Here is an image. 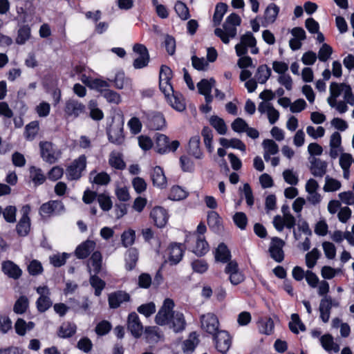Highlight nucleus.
Here are the masks:
<instances>
[{"label":"nucleus","mask_w":354,"mask_h":354,"mask_svg":"<svg viewBox=\"0 0 354 354\" xmlns=\"http://www.w3.org/2000/svg\"><path fill=\"white\" fill-rule=\"evenodd\" d=\"M64 113L66 118L76 119L86 113V106L78 100L71 97L66 100Z\"/></svg>","instance_id":"obj_1"},{"label":"nucleus","mask_w":354,"mask_h":354,"mask_svg":"<svg viewBox=\"0 0 354 354\" xmlns=\"http://www.w3.org/2000/svg\"><path fill=\"white\" fill-rule=\"evenodd\" d=\"M175 304L171 299L167 298L164 300L162 306L155 317V322L160 326H165L170 322L173 315Z\"/></svg>","instance_id":"obj_2"},{"label":"nucleus","mask_w":354,"mask_h":354,"mask_svg":"<svg viewBox=\"0 0 354 354\" xmlns=\"http://www.w3.org/2000/svg\"><path fill=\"white\" fill-rule=\"evenodd\" d=\"M39 148L42 159L48 163L53 164L61 157V151L52 142H41Z\"/></svg>","instance_id":"obj_3"},{"label":"nucleus","mask_w":354,"mask_h":354,"mask_svg":"<svg viewBox=\"0 0 354 354\" xmlns=\"http://www.w3.org/2000/svg\"><path fill=\"white\" fill-rule=\"evenodd\" d=\"M179 142L174 140L169 144L167 136L164 134H157L156 138L155 150L160 154H164L170 151H175L179 147Z\"/></svg>","instance_id":"obj_4"},{"label":"nucleus","mask_w":354,"mask_h":354,"mask_svg":"<svg viewBox=\"0 0 354 354\" xmlns=\"http://www.w3.org/2000/svg\"><path fill=\"white\" fill-rule=\"evenodd\" d=\"M133 66L136 69L146 67L149 62V54L145 46H133Z\"/></svg>","instance_id":"obj_5"},{"label":"nucleus","mask_w":354,"mask_h":354,"mask_svg":"<svg viewBox=\"0 0 354 354\" xmlns=\"http://www.w3.org/2000/svg\"><path fill=\"white\" fill-rule=\"evenodd\" d=\"M201 325L203 330L213 336L218 332L219 322L218 317L212 313L201 316Z\"/></svg>","instance_id":"obj_6"},{"label":"nucleus","mask_w":354,"mask_h":354,"mask_svg":"<svg viewBox=\"0 0 354 354\" xmlns=\"http://www.w3.org/2000/svg\"><path fill=\"white\" fill-rule=\"evenodd\" d=\"M86 166V157L80 156L75 160L66 169V176L69 180H77Z\"/></svg>","instance_id":"obj_7"},{"label":"nucleus","mask_w":354,"mask_h":354,"mask_svg":"<svg viewBox=\"0 0 354 354\" xmlns=\"http://www.w3.org/2000/svg\"><path fill=\"white\" fill-rule=\"evenodd\" d=\"M172 77L171 69L167 65H162L159 72V87L162 93H169L174 88L171 82Z\"/></svg>","instance_id":"obj_8"},{"label":"nucleus","mask_w":354,"mask_h":354,"mask_svg":"<svg viewBox=\"0 0 354 354\" xmlns=\"http://www.w3.org/2000/svg\"><path fill=\"white\" fill-rule=\"evenodd\" d=\"M339 306V302L333 299L330 297L326 296L323 297L320 301L319 307L321 319L324 323L328 322L330 319L331 308Z\"/></svg>","instance_id":"obj_9"},{"label":"nucleus","mask_w":354,"mask_h":354,"mask_svg":"<svg viewBox=\"0 0 354 354\" xmlns=\"http://www.w3.org/2000/svg\"><path fill=\"white\" fill-rule=\"evenodd\" d=\"M30 211V207L28 205L22 207L23 215L16 226L17 232L21 236H27L30 230V219L28 216Z\"/></svg>","instance_id":"obj_10"},{"label":"nucleus","mask_w":354,"mask_h":354,"mask_svg":"<svg viewBox=\"0 0 354 354\" xmlns=\"http://www.w3.org/2000/svg\"><path fill=\"white\" fill-rule=\"evenodd\" d=\"M272 223L276 230L281 232L284 227L288 229L293 228L296 223V219L291 213H287L282 216L279 215L275 216Z\"/></svg>","instance_id":"obj_11"},{"label":"nucleus","mask_w":354,"mask_h":354,"mask_svg":"<svg viewBox=\"0 0 354 354\" xmlns=\"http://www.w3.org/2000/svg\"><path fill=\"white\" fill-rule=\"evenodd\" d=\"M169 215L167 211L160 206L155 207L150 212V218L158 227H163L168 222Z\"/></svg>","instance_id":"obj_12"},{"label":"nucleus","mask_w":354,"mask_h":354,"mask_svg":"<svg viewBox=\"0 0 354 354\" xmlns=\"http://www.w3.org/2000/svg\"><path fill=\"white\" fill-rule=\"evenodd\" d=\"M225 272L229 274V279L233 285H238L244 280V276L239 271L236 261H230L225 268Z\"/></svg>","instance_id":"obj_13"},{"label":"nucleus","mask_w":354,"mask_h":354,"mask_svg":"<svg viewBox=\"0 0 354 354\" xmlns=\"http://www.w3.org/2000/svg\"><path fill=\"white\" fill-rule=\"evenodd\" d=\"M163 94L165 95L167 102L174 109L180 112L185 110L186 104L185 99L180 93L175 92L174 88H172L170 93H163Z\"/></svg>","instance_id":"obj_14"},{"label":"nucleus","mask_w":354,"mask_h":354,"mask_svg":"<svg viewBox=\"0 0 354 354\" xmlns=\"http://www.w3.org/2000/svg\"><path fill=\"white\" fill-rule=\"evenodd\" d=\"M63 211V204L57 201H52L44 203L39 208V214L43 217H48L53 214H60Z\"/></svg>","instance_id":"obj_15"},{"label":"nucleus","mask_w":354,"mask_h":354,"mask_svg":"<svg viewBox=\"0 0 354 354\" xmlns=\"http://www.w3.org/2000/svg\"><path fill=\"white\" fill-rule=\"evenodd\" d=\"M214 340L217 350L225 353L231 346L232 339L230 334L225 330H220L214 335Z\"/></svg>","instance_id":"obj_16"},{"label":"nucleus","mask_w":354,"mask_h":354,"mask_svg":"<svg viewBox=\"0 0 354 354\" xmlns=\"http://www.w3.org/2000/svg\"><path fill=\"white\" fill-rule=\"evenodd\" d=\"M284 244V241L278 237H274L272 239L269 252L271 257L277 262L279 263L283 260L284 254L283 247Z\"/></svg>","instance_id":"obj_17"},{"label":"nucleus","mask_w":354,"mask_h":354,"mask_svg":"<svg viewBox=\"0 0 354 354\" xmlns=\"http://www.w3.org/2000/svg\"><path fill=\"white\" fill-rule=\"evenodd\" d=\"M127 328L136 338H138L142 335L143 326L136 313H131L129 315L127 319Z\"/></svg>","instance_id":"obj_18"},{"label":"nucleus","mask_w":354,"mask_h":354,"mask_svg":"<svg viewBox=\"0 0 354 354\" xmlns=\"http://www.w3.org/2000/svg\"><path fill=\"white\" fill-rule=\"evenodd\" d=\"M236 27L232 24H227L225 21L223 26V29L216 28L214 32L216 36L221 38L223 43L227 44L230 39L235 37L236 35Z\"/></svg>","instance_id":"obj_19"},{"label":"nucleus","mask_w":354,"mask_h":354,"mask_svg":"<svg viewBox=\"0 0 354 354\" xmlns=\"http://www.w3.org/2000/svg\"><path fill=\"white\" fill-rule=\"evenodd\" d=\"M236 55L239 57L237 62L238 66L241 68H254L252 59L246 55L248 48L246 46H235Z\"/></svg>","instance_id":"obj_20"},{"label":"nucleus","mask_w":354,"mask_h":354,"mask_svg":"<svg viewBox=\"0 0 354 354\" xmlns=\"http://www.w3.org/2000/svg\"><path fill=\"white\" fill-rule=\"evenodd\" d=\"M258 111L261 113H266L269 122L274 124L279 118V112L270 102H261L259 104Z\"/></svg>","instance_id":"obj_21"},{"label":"nucleus","mask_w":354,"mask_h":354,"mask_svg":"<svg viewBox=\"0 0 354 354\" xmlns=\"http://www.w3.org/2000/svg\"><path fill=\"white\" fill-rule=\"evenodd\" d=\"M184 248L181 244L172 243L167 248L168 261L172 265L180 261L183 256Z\"/></svg>","instance_id":"obj_22"},{"label":"nucleus","mask_w":354,"mask_h":354,"mask_svg":"<svg viewBox=\"0 0 354 354\" xmlns=\"http://www.w3.org/2000/svg\"><path fill=\"white\" fill-rule=\"evenodd\" d=\"M310 171L315 177H323L327 171L328 164L319 158H313L310 161Z\"/></svg>","instance_id":"obj_23"},{"label":"nucleus","mask_w":354,"mask_h":354,"mask_svg":"<svg viewBox=\"0 0 354 354\" xmlns=\"http://www.w3.org/2000/svg\"><path fill=\"white\" fill-rule=\"evenodd\" d=\"M167 326H169L176 333L183 330L186 326V321L183 313L180 311H176L170 322L167 324Z\"/></svg>","instance_id":"obj_24"},{"label":"nucleus","mask_w":354,"mask_h":354,"mask_svg":"<svg viewBox=\"0 0 354 354\" xmlns=\"http://www.w3.org/2000/svg\"><path fill=\"white\" fill-rule=\"evenodd\" d=\"M151 177L154 186L160 189H164L167 187V178L160 167L156 166L153 169Z\"/></svg>","instance_id":"obj_25"},{"label":"nucleus","mask_w":354,"mask_h":354,"mask_svg":"<svg viewBox=\"0 0 354 354\" xmlns=\"http://www.w3.org/2000/svg\"><path fill=\"white\" fill-rule=\"evenodd\" d=\"M130 296L124 291H116L109 295V304L112 308H118L122 303L129 301Z\"/></svg>","instance_id":"obj_26"},{"label":"nucleus","mask_w":354,"mask_h":354,"mask_svg":"<svg viewBox=\"0 0 354 354\" xmlns=\"http://www.w3.org/2000/svg\"><path fill=\"white\" fill-rule=\"evenodd\" d=\"M1 268L3 273L10 278L17 279L21 276L22 270L11 261H3Z\"/></svg>","instance_id":"obj_27"},{"label":"nucleus","mask_w":354,"mask_h":354,"mask_svg":"<svg viewBox=\"0 0 354 354\" xmlns=\"http://www.w3.org/2000/svg\"><path fill=\"white\" fill-rule=\"evenodd\" d=\"M263 148V158L266 161H268L270 159V156L275 155L279 151V146L272 140L266 139L262 142Z\"/></svg>","instance_id":"obj_28"},{"label":"nucleus","mask_w":354,"mask_h":354,"mask_svg":"<svg viewBox=\"0 0 354 354\" xmlns=\"http://www.w3.org/2000/svg\"><path fill=\"white\" fill-rule=\"evenodd\" d=\"M95 247V242L88 240L76 248L75 254L79 259H84L89 255V254L94 250Z\"/></svg>","instance_id":"obj_29"},{"label":"nucleus","mask_w":354,"mask_h":354,"mask_svg":"<svg viewBox=\"0 0 354 354\" xmlns=\"http://www.w3.org/2000/svg\"><path fill=\"white\" fill-rule=\"evenodd\" d=\"M214 257L216 261L226 263L230 260L231 252L227 245L221 243L214 251Z\"/></svg>","instance_id":"obj_30"},{"label":"nucleus","mask_w":354,"mask_h":354,"mask_svg":"<svg viewBox=\"0 0 354 354\" xmlns=\"http://www.w3.org/2000/svg\"><path fill=\"white\" fill-rule=\"evenodd\" d=\"M149 127L153 130H161L166 126V121L160 113H153L149 118Z\"/></svg>","instance_id":"obj_31"},{"label":"nucleus","mask_w":354,"mask_h":354,"mask_svg":"<svg viewBox=\"0 0 354 354\" xmlns=\"http://www.w3.org/2000/svg\"><path fill=\"white\" fill-rule=\"evenodd\" d=\"M342 144V137L339 132H334L330 138V156L333 158H336L338 156L339 149Z\"/></svg>","instance_id":"obj_32"},{"label":"nucleus","mask_w":354,"mask_h":354,"mask_svg":"<svg viewBox=\"0 0 354 354\" xmlns=\"http://www.w3.org/2000/svg\"><path fill=\"white\" fill-rule=\"evenodd\" d=\"M109 140L111 142L115 145H121L124 141L123 135V129L120 126L111 127L109 131Z\"/></svg>","instance_id":"obj_33"},{"label":"nucleus","mask_w":354,"mask_h":354,"mask_svg":"<svg viewBox=\"0 0 354 354\" xmlns=\"http://www.w3.org/2000/svg\"><path fill=\"white\" fill-rule=\"evenodd\" d=\"M139 257V252L136 248H131L126 253V268L128 270H133L137 263Z\"/></svg>","instance_id":"obj_34"},{"label":"nucleus","mask_w":354,"mask_h":354,"mask_svg":"<svg viewBox=\"0 0 354 354\" xmlns=\"http://www.w3.org/2000/svg\"><path fill=\"white\" fill-rule=\"evenodd\" d=\"M89 115L94 120H101L104 118L103 111L99 109L97 100L92 99L88 102Z\"/></svg>","instance_id":"obj_35"},{"label":"nucleus","mask_w":354,"mask_h":354,"mask_svg":"<svg viewBox=\"0 0 354 354\" xmlns=\"http://www.w3.org/2000/svg\"><path fill=\"white\" fill-rule=\"evenodd\" d=\"M199 343L198 336L196 333H192L188 338L184 341L183 350L184 353L189 354L192 353Z\"/></svg>","instance_id":"obj_36"},{"label":"nucleus","mask_w":354,"mask_h":354,"mask_svg":"<svg viewBox=\"0 0 354 354\" xmlns=\"http://www.w3.org/2000/svg\"><path fill=\"white\" fill-rule=\"evenodd\" d=\"M220 144L225 148L232 147L234 149H237L241 150V151H245L246 147L245 144L239 139L232 138V139H227L225 138H221L219 140Z\"/></svg>","instance_id":"obj_37"},{"label":"nucleus","mask_w":354,"mask_h":354,"mask_svg":"<svg viewBox=\"0 0 354 354\" xmlns=\"http://www.w3.org/2000/svg\"><path fill=\"white\" fill-rule=\"evenodd\" d=\"M88 267L90 270L92 268V270L95 274H98L102 270V256L100 252L97 251L93 252L89 259Z\"/></svg>","instance_id":"obj_38"},{"label":"nucleus","mask_w":354,"mask_h":354,"mask_svg":"<svg viewBox=\"0 0 354 354\" xmlns=\"http://www.w3.org/2000/svg\"><path fill=\"white\" fill-rule=\"evenodd\" d=\"M201 139L199 136L192 137L189 142V150L192 155L198 159L203 158V153L200 148Z\"/></svg>","instance_id":"obj_39"},{"label":"nucleus","mask_w":354,"mask_h":354,"mask_svg":"<svg viewBox=\"0 0 354 354\" xmlns=\"http://www.w3.org/2000/svg\"><path fill=\"white\" fill-rule=\"evenodd\" d=\"M320 342L323 348L327 351L337 353L339 351V346L333 341V337L326 334L320 337Z\"/></svg>","instance_id":"obj_40"},{"label":"nucleus","mask_w":354,"mask_h":354,"mask_svg":"<svg viewBox=\"0 0 354 354\" xmlns=\"http://www.w3.org/2000/svg\"><path fill=\"white\" fill-rule=\"evenodd\" d=\"M109 165L116 169H124L126 165L122 159V156L120 152L113 151L109 155Z\"/></svg>","instance_id":"obj_41"},{"label":"nucleus","mask_w":354,"mask_h":354,"mask_svg":"<svg viewBox=\"0 0 354 354\" xmlns=\"http://www.w3.org/2000/svg\"><path fill=\"white\" fill-rule=\"evenodd\" d=\"M90 179L93 183L98 185H106L111 180L109 175L104 171L97 174L95 171H91Z\"/></svg>","instance_id":"obj_42"},{"label":"nucleus","mask_w":354,"mask_h":354,"mask_svg":"<svg viewBox=\"0 0 354 354\" xmlns=\"http://www.w3.org/2000/svg\"><path fill=\"white\" fill-rule=\"evenodd\" d=\"M35 326V324L32 322H26L24 319L19 318L15 324V329L16 333L24 336L28 330H32Z\"/></svg>","instance_id":"obj_43"},{"label":"nucleus","mask_w":354,"mask_h":354,"mask_svg":"<svg viewBox=\"0 0 354 354\" xmlns=\"http://www.w3.org/2000/svg\"><path fill=\"white\" fill-rule=\"evenodd\" d=\"M114 86L118 89H124L126 88H132V84L130 79L125 77L124 73H118L115 75L113 80Z\"/></svg>","instance_id":"obj_44"},{"label":"nucleus","mask_w":354,"mask_h":354,"mask_svg":"<svg viewBox=\"0 0 354 354\" xmlns=\"http://www.w3.org/2000/svg\"><path fill=\"white\" fill-rule=\"evenodd\" d=\"M270 75V68L267 65H261L257 68L254 78L259 84H264L269 79Z\"/></svg>","instance_id":"obj_45"},{"label":"nucleus","mask_w":354,"mask_h":354,"mask_svg":"<svg viewBox=\"0 0 354 354\" xmlns=\"http://www.w3.org/2000/svg\"><path fill=\"white\" fill-rule=\"evenodd\" d=\"M195 240L196 245L193 252L198 256H202L209 251V245L205 238H193Z\"/></svg>","instance_id":"obj_46"},{"label":"nucleus","mask_w":354,"mask_h":354,"mask_svg":"<svg viewBox=\"0 0 354 354\" xmlns=\"http://www.w3.org/2000/svg\"><path fill=\"white\" fill-rule=\"evenodd\" d=\"M188 196V192L181 187L173 186L169 192V198L171 201H181L185 199Z\"/></svg>","instance_id":"obj_47"},{"label":"nucleus","mask_w":354,"mask_h":354,"mask_svg":"<svg viewBox=\"0 0 354 354\" xmlns=\"http://www.w3.org/2000/svg\"><path fill=\"white\" fill-rule=\"evenodd\" d=\"M279 8L274 3H270L264 12V18L268 23H274L278 16Z\"/></svg>","instance_id":"obj_48"},{"label":"nucleus","mask_w":354,"mask_h":354,"mask_svg":"<svg viewBox=\"0 0 354 354\" xmlns=\"http://www.w3.org/2000/svg\"><path fill=\"white\" fill-rule=\"evenodd\" d=\"M259 330L262 334L271 335L274 330V322L269 317L261 319L259 322Z\"/></svg>","instance_id":"obj_49"},{"label":"nucleus","mask_w":354,"mask_h":354,"mask_svg":"<svg viewBox=\"0 0 354 354\" xmlns=\"http://www.w3.org/2000/svg\"><path fill=\"white\" fill-rule=\"evenodd\" d=\"M39 129V122L37 120L32 121L25 127V138L28 140H32L38 133Z\"/></svg>","instance_id":"obj_50"},{"label":"nucleus","mask_w":354,"mask_h":354,"mask_svg":"<svg viewBox=\"0 0 354 354\" xmlns=\"http://www.w3.org/2000/svg\"><path fill=\"white\" fill-rule=\"evenodd\" d=\"M76 332V326L71 323H64L59 328L58 336L67 338L73 335Z\"/></svg>","instance_id":"obj_51"},{"label":"nucleus","mask_w":354,"mask_h":354,"mask_svg":"<svg viewBox=\"0 0 354 354\" xmlns=\"http://www.w3.org/2000/svg\"><path fill=\"white\" fill-rule=\"evenodd\" d=\"M103 97L109 104H119L122 102V99L120 93L111 89H106L103 91Z\"/></svg>","instance_id":"obj_52"},{"label":"nucleus","mask_w":354,"mask_h":354,"mask_svg":"<svg viewBox=\"0 0 354 354\" xmlns=\"http://www.w3.org/2000/svg\"><path fill=\"white\" fill-rule=\"evenodd\" d=\"M136 241V232L132 229L124 231L121 234V243L123 247L131 246Z\"/></svg>","instance_id":"obj_53"},{"label":"nucleus","mask_w":354,"mask_h":354,"mask_svg":"<svg viewBox=\"0 0 354 354\" xmlns=\"http://www.w3.org/2000/svg\"><path fill=\"white\" fill-rule=\"evenodd\" d=\"M289 328L294 333H299V331H304L306 327L301 321L298 314L294 313L291 315V321L289 323Z\"/></svg>","instance_id":"obj_54"},{"label":"nucleus","mask_w":354,"mask_h":354,"mask_svg":"<svg viewBox=\"0 0 354 354\" xmlns=\"http://www.w3.org/2000/svg\"><path fill=\"white\" fill-rule=\"evenodd\" d=\"M210 124L221 134L224 135L227 132V126L224 120L216 115L212 116L209 119Z\"/></svg>","instance_id":"obj_55"},{"label":"nucleus","mask_w":354,"mask_h":354,"mask_svg":"<svg viewBox=\"0 0 354 354\" xmlns=\"http://www.w3.org/2000/svg\"><path fill=\"white\" fill-rule=\"evenodd\" d=\"M31 37L30 28L24 25L21 26L18 30V35L17 38V42L18 44H23L28 42Z\"/></svg>","instance_id":"obj_56"},{"label":"nucleus","mask_w":354,"mask_h":354,"mask_svg":"<svg viewBox=\"0 0 354 354\" xmlns=\"http://www.w3.org/2000/svg\"><path fill=\"white\" fill-rule=\"evenodd\" d=\"M30 178L33 183L36 185H41L46 180V177L41 169L35 167L30 168Z\"/></svg>","instance_id":"obj_57"},{"label":"nucleus","mask_w":354,"mask_h":354,"mask_svg":"<svg viewBox=\"0 0 354 354\" xmlns=\"http://www.w3.org/2000/svg\"><path fill=\"white\" fill-rule=\"evenodd\" d=\"M227 5L225 3H218L216 6L215 12L213 16V21L215 26L221 24L222 19L227 11Z\"/></svg>","instance_id":"obj_58"},{"label":"nucleus","mask_w":354,"mask_h":354,"mask_svg":"<svg viewBox=\"0 0 354 354\" xmlns=\"http://www.w3.org/2000/svg\"><path fill=\"white\" fill-rule=\"evenodd\" d=\"M320 257V252L317 248H313L306 254V264L308 268H313L317 263Z\"/></svg>","instance_id":"obj_59"},{"label":"nucleus","mask_w":354,"mask_h":354,"mask_svg":"<svg viewBox=\"0 0 354 354\" xmlns=\"http://www.w3.org/2000/svg\"><path fill=\"white\" fill-rule=\"evenodd\" d=\"M341 183L339 180L326 176L325 178V185L323 189L326 192H335L341 188Z\"/></svg>","instance_id":"obj_60"},{"label":"nucleus","mask_w":354,"mask_h":354,"mask_svg":"<svg viewBox=\"0 0 354 354\" xmlns=\"http://www.w3.org/2000/svg\"><path fill=\"white\" fill-rule=\"evenodd\" d=\"M215 84L214 79L205 80L203 79L197 84L198 91L201 94H207L211 93L212 88Z\"/></svg>","instance_id":"obj_61"},{"label":"nucleus","mask_w":354,"mask_h":354,"mask_svg":"<svg viewBox=\"0 0 354 354\" xmlns=\"http://www.w3.org/2000/svg\"><path fill=\"white\" fill-rule=\"evenodd\" d=\"M201 134L203 137L204 144L209 153H212L214 147L212 146L213 135L212 130L208 127H204Z\"/></svg>","instance_id":"obj_62"},{"label":"nucleus","mask_w":354,"mask_h":354,"mask_svg":"<svg viewBox=\"0 0 354 354\" xmlns=\"http://www.w3.org/2000/svg\"><path fill=\"white\" fill-rule=\"evenodd\" d=\"M90 283L92 287L95 288V295L96 296H100L102 290L105 287V282L95 274L94 275L91 276Z\"/></svg>","instance_id":"obj_63"},{"label":"nucleus","mask_w":354,"mask_h":354,"mask_svg":"<svg viewBox=\"0 0 354 354\" xmlns=\"http://www.w3.org/2000/svg\"><path fill=\"white\" fill-rule=\"evenodd\" d=\"M174 10L178 16L183 20H187L190 17L188 8L182 1H177L176 3Z\"/></svg>","instance_id":"obj_64"}]
</instances>
